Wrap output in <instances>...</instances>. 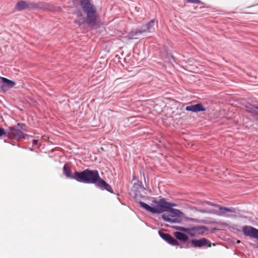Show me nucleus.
<instances>
[{
  "label": "nucleus",
  "instance_id": "nucleus-27",
  "mask_svg": "<svg viewBox=\"0 0 258 258\" xmlns=\"http://www.w3.org/2000/svg\"><path fill=\"white\" fill-rule=\"evenodd\" d=\"M240 242V241L239 240H238L237 241V243H239Z\"/></svg>",
  "mask_w": 258,
  "mask_h": 258
},
{
  "label": "nucleus",
  "instance_id": "nucleus-5",
  "mask_svg": "<svg viewBox=\"0 0 258 258\" xmlns=\"http://www.w3.org/2000/svg\"><path fill=\"white\" fill-rule=\"evenodd\" d=\"M178 229L182 231L186 232L192 236H195L196 234H203L207 230V228L204 226H198L191 229L180 227Z\"/></svg>",
  "mask_w": 258,
  "mask_h": 258
},
{
  "label": "nucleus",
  "instance_id": "nucleus-6",
  "mask_svg": "<svg viewBox=\"0 0 258 258\" xmlns=\"http://www.w3.org/2000/svg\"><path fill=\"white\" fill-rule=\"evenodd\" d=\"M242 231L245 236L258 239V229L250 226H244Z\"/></svg>",
  "mask_w": 258,
  "mask_h": 258
},
{
  "label": "nucleus",
  "instance_id": "nucleus-14",
  "mask_svg": "<svg viewBox=\"0 0 258 258\" xmlns=\"http://www.w3.org/2000/svg\"><path fill=\"white\" fill-rule=\"evenodd\" d=\"M63 174L67 177L72 179H76L75 172L73 175L72 174L71 168L69 165L65 164L63 168Z\"/></svg>",
  "mask_w": 258,
  "mask_h": 258
},
{
  "label": "nucleus",
  "instance_id": "nucleus-2",
  "mask_svg": "<svg viewBox=\"0 0 258 258\" xmlns=\"http://www.w3.org/2000/svg\"><path fill=\"white\" fill-rule=\"evenodd\" d=\"M75 178L79 182L96 184V185L100 179L97 170H91L88 169L82 172H75Z\"/></svg>",
  "mask_w": 258,
  "mask_h": 258
},
{
  "label": "nucleus",
  "instance_id": "nucleus-16",
  "mask_svg": "<svg viewBox=\"0 0 258 258\" xmlns=\"http://www.w3.org/2000/svg\"><path fill=\"white\" fill-rule=\"evenodd\" d=\"M167 212H169L171 214L170 215L174 216L175 217V218H177L179 220H180V218L181 217H182V216L183 215V213L181 212L179 210L176 209H173V208H171V207L170 208V209H169V210H168Z\"/></svg>",
  "mask_w": 258,
  "mask_h": 258
},
{
  "label": "nucleus",
  "instance_id": "nucleus-9",
  "mask_svg": "<svg viewBox=\"0 0 258 258\" xmlns=\"http://www.w3.org/2000/svg\"><path fill=\"white\" fill-rule=\"evenodd\" d=\"M191 243L192 245L196 247H201L205 245H207L208 247H211L212 244L211 242L205 238H203L200 239H192L191 241Z\"/></svg>",
  "mask_w": 258,
  "mask_h": 258
},
{
  "label": "nucleus",
  "instance_id": "nucleus-17",
  "mask_svg": "<svg viewBox=\"0 0 258 258\" xmlns=\"http://www.w3.org/2000/svg\"><path fill=\"white\" fill-rule=\"evenodd\" d=\"M174 236L177 239L184 242L187 241L188 239V237L185 234L178 231L174 233Z\"/></svg>",
  "mask_w": 258,
  "mask_h": 258
},
{
  "label": "nucleus",
  "instance_id": "nucleus-12",
  "mask_svg": "<svg viewBox=\"0 0 258 258\" xmlns=\"http://www.w3.org/2000/svg\"><path fill=\"white\" fill-rule=\"evenodd\" d=\"M30 2L21 1L17 4L16 9L18 11H20L25 9L30 10Z\"/></svg>",
  "mask_w": 258,
  "mask_h": 258
},
{
  "label": "nucleus",
  "instance_id": "nucleus-8",
  "mask_svg": "<svg viewBox=\"0 0 258 258\" xmlns=\"http://www.w3.org/2000/svg\"><path fill=\"white\" fill-rule=\"evenodd\" d=\"M159 234L162 239L167 241L170 244L172 245H177L179 244L178 242L170 234L164 233L161 231H159Z\"/></svg>",
  "mask_w": 258,
  "mask_h": 258
},
{
  "label": "nucleus",
  "instance_id": "nucleus-4",
  "mask_svg": "<svg viewBox=\"0 0 258 258\" xmlns=\"http://www.w3.org/2000/svg\"><path fill=\"white\" fill-rule=\"evenodd\" d=\"M157 203V206L155 207L157 211L156 214L162 213L164 212H167L170 208L174 207L175 204L168 203L164 199H161L159 201H155Z\"/></svg>",
  "mask_w": 258,
  "mask_h": 258
},
{
  "label": "nucleus",
  "instance_id": "nucleus-28",
  "mask_svg": "<svg viewBox=\"0 0 258 258\" xmlns=\"http://www.w3.org/2000/svg\"><path fill=\"white\" fill-rule=\"evenodd\" d=\"M257 247H258V243H257Z\"/></svg>",
  "mask_w": 258,
  "mask_h": 258
},
{
  "label": "nucleus",
  "instance_id": "nucleus-19",
  "mask_svg": "<svg viewBox=\"0 0 258 258\" xmlns=\"http://www.w3.org/2000/svg\"><path fill=\"white\" fill-rule=\"evenodd\" d=\"M139 204L142 208L146 209L147 211L153 214H156L157 211L155 210V207H152L143 202H140Z\"/></svg>",
  "mask_w": 258,
  "mask_h": 258
},
{
  "label": "nucleus",
  "instance_id": "nucleus-21",
  "mask_svg": "<svg viewBox=\"0 0 258 258\" xmlns=\"http://www.w3.org/2000/svg\"><path fill=\"white\" fill-rule=\"evenodd\" d=\"M1 80L2 81V82L3 83H4L6 85L10 88H12L16 84V83L15 82L12 81H11L10 80H9L8 79L6 78L1 77Z\"/></svg>",
  "mask_w": 258,
  "mask_h": 258
},
{
  "label": "nucleus",
  "instance_id": "nucleus-20",
  "mask_svg": "<svg viewBox=\"0 0 258 258\" xmlns=\"http://www.w3.org/2000/svg\"><path fill=\"white\" fill-rule=\"evenodd\" d=\"M246 107L248 111L257 115V118L258 119V107H255L251 104H248L246 106Z\"/></svg>",
  "mask_w": 258,
  "mask_h": 258
},
{
  "label": "nucleus",
  "instance_id": "nucleus-13",
  "mask_svg": "<svg viewBox=\"0 0 258 258\" xmlns=\"http://www.w3.org/2000/svg\"><path fill=\"white\" fill-rule=\"evenodd\" d=\"M96 186L101 188L102 189H105L110 192H113L111 186L101 178Z\"/></svg>",
  "mask_w": 258,
  "mask_h": 258
},
{
  "label": "nucleus",
  "instance_id": "nucleus-15",
  "mask_svg": "<svg viewBox=\"0 0 258 258\" xmlns=\"http://www.w3.org/2000/svg\"><path fill=\"white\" fill-rule=\"evenodd\" d=\"M162 218L165 221L170 223H177L180 222L179 219L170 215L163 214L162 216Z\"/></svg>",
  "mask_w": 258,
  "mask_h": 258
},
{
  "label": "nucleus",
  "instance_id": "nucleus-10",
  "mask_svg": "<svg viewBox=\"0 0 258 258\" xmlns=\"http://www.w3.org/2000/svg\"><path fill=\"white\" fill-rule=\"evenodd\" d=\"M30 10H47L49 9V4L43 2L34 3L30 2Z\"/></svg>",
  "mask_w": 258,
  "mask_h": 258
},
{
  "label": "nucleus",
  "instance_id": "nucleus-3",
  "mask_svg": "<svg viewBox=\"0 0 258 258\" xmlns=\"http://www.w3.org/2000/svg\"><path fill=\"white\" fill-rule=\"evenodd\" d=\"M26 132L25 125L24 124L18 123L17 126L10 127L8 131L9 137L19 140L25 139L26 135L25 132Z\"/></svg>",
  "mask_w": 258,
  "mask_h": 258
},
{
  "label": "nucleus",
  "instance_id": "nucleus-7",
  "mask_svg": "<svg viewBox=\"0 0 258 258\" xmlns=\"http://www.w3.org/2000/svg\"><path fill=\"white\" fill-rule=\"evenodd\" d=\"M203 203H204L206 204H208L209 205H211V206H215V207L219 208V209L220 210L219 213H218L215 212V213L217 214L220 216H226L225 213L227 212H229V213H234L235 212L234 210L233 209H230V208H227V207H223L220 205H216V204H215L213 203H211L210 202L204 201Z\"/></svg>",
  "mask_w": 258,
  "mask_h": 258
},
{
  "label": "nucleus",
  "instance_id": "nucleus-18",
  "mask_svg": "<svg viewBox=\"0 0 258 258\" xmlns=\"http://www.w3.org/2000/svg\"><path fill=\"white\" fill-rule=\"evenodd\" d=\"M146 32V30H138L135 32H131L127 37L128 39H138V35L141 34L143 32Z\"/></svg>",
  "mask_w": 258,
  "mask_h": 258
},
{
  "label": "nucleus",
  "instance_id": "nucleus-23",
  "mask_svg": "<svg viewBox=\"0 0 258 258\" xmlns=\"http://www.w3.org/2000/svg\"><path fill=\"white\" fill-rule=\"evenodd\" d=\"M1 89L4 91H8L10 88L8 87L5 84H3V85H2L1 86Z\"/></svg>",
  "mask_w": 258,
  "mask_h": 258
},
{
  "label": "nucleus",
  "instance_id": "nucleus-11",
  "mask_svg": "<svg viewBox=\"0 0 258 258\" xmlns=\"http://www.w3.org/2000/svg\"><path fill=\"white\" fill-rule=\"evenodd\" d=\"M185 110L186 111L197 112L199 111H204L206 110V109L201 103H198L196 105L186 106Z\"/></svg>",
  "mask_w": 258,
  "mask_h": 258
},
{
  "label": "nucleus",
  "instance_id": "nucleus-25",
  "mask_svg": "<svg viewBox=\"0 0 258 258\" xmlns=\"http://www.w3.org/2000/svg\"><path fill=\"white\" fill-rule=\"evenodd\" d=\"M38 140H34L33 141V142H32V144H33V145H36L38 144Z\"/></svg>",
  "mask_w": 258,
  "mask_h": 258
},
{
  "label": "nucleus",
  "instance_id": "nucleus-24",
  "mask_svg": "<svg viewBox=\"0 0 258 258\" xmlns=\"http://www.w3.org/2000/svg\"><path fill=\"white\" fill-rule=\"evenodd\" d=\"M5 134V130L3 128L0 127V137L4 135Z\"/></svg>",
  "mask_w": 258,
  "mask_h": 258
},
{
  "label": "nucleus",
  "instance_id": "nucleus-26",
  "mask_svg": "<svg viewBox=\"0 0 258 258\" xmlns=\"http://www.w3.org/2000/svg\"><path fill=\"white\" fill-rule=\"evenodd\" d=\"M201 212H204V211L203 210H201Z\"/></svg>",
  "mask_w": 258,
  "mask_h": 258
},
{
  "label": "nucleus",
  "instance_id": "nucleus-1",
  "mask_svg": "<svg viewBox=\"0 0 258 258\" xmlns=\"http://www.w3.org/2000/svg\"><path fill=\"white\" fill-rule=\"evenodd\" d=\"M80 4L86 17H84L82 13L79 11L77 15L79 20H75V23L79 26L84 23L92 26L96 25L98 14L95 6L91 2V0H80Z\"/></svg>",
  "mask_w": 258,
  "mask_h": 258
},
{
  "label": "nucleus",
  "instance_id": "nucleus-22",
  "mask_svg": "<svg viewBox=\"0 0 258 258\" xmlns=\"http://www.w3.org/2000/svg\"><path fill=\"white\" fill-rule=\"evenodd\" d=\"M155 24V21L154 20H152L150 21L147 24V29H144L145 30H146V31L148 32H151L152 30L154 29L153 26Z\"/></svg>",
  "mask_w": 258,
  "mask_h": 258
}]
</instances>
